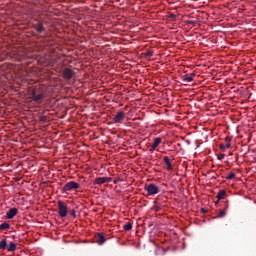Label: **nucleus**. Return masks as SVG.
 Returning a JSON list of instances; mask_svg holds the SVG:
<instances>
[{
	"label": "nucleus",
	"instance_id": "obj_17",
	"mask_svg": "<svg viewBox=\"0 0 256 256\" xmlns=\"http://www.w3.org/2000/svg\"><path fill=\"white\" fill-rule=\"evenodd\" d=\"M124 231H131L133 229V223L131 222H127L124 226H123Z\"/></svg>",
	"mask_w": 256,
	"mask_h": 256
},
{
	"label": "nucleus",
	"instance_id": "obj_20",
	"mask_svg": "<svg viewBox=\"0 0 256 256\" xmlns=\"http://www.w3.org/2000/svg\"><path fill=\"white\" fill-rule=\"evenodd\" d=\"M225 215H227V213H225V210H220L218 213V217H220V218L225 217Z\"/></svg>",
	"mask_w": 256,
	"mask_h": 256
},
{
	"label": "nucleus",
	"instance_id": "obj_10",
	"mask_svg": "<svg viewBox=\"0 0 256 256\" xmlns=\"http://www.w3.org/2000/svg\"><path fill=\"white\" fill-rule=\"evenodd\" d=\"M163 161H164V163L166 165V169L168 171H172L173 170V164L171 163V160H169V156H165L163 158Z\"/></svg>",
	"mask_w": 256,
	"mask_h": 256
},
{
	"label": "nucleus",
	"instance_id": "obj_23",
	"mask_svg": "<svg viewBox=\"0 0 256 256\" xmlns=\"http://www.w3.org/2000/svg\"><path fill=\"white\" fill-rule=\"evenodd\" d=\"M77 212L75 211V210H71L70 211V215L72 216V217H77V214H76Z\"/></svg>",
	"mask_w": 256,
	"mask_h": 256
},
{
	"label": "nucleus",
	"instance_id": "obj_32",
	"mask_svg": "<svg viewBox=\"0 0 256 256\" xmlns=\"http://www.w3.org/2000/svg\"><path fill=\"white\" fill-rule=\"evenodd\" d=\"M170 17H171V18H175V14H171Z\"/></svg>",
	"mask_w": 256,
	"mask_h": 256
},
{
	"label": "nucleus",
	"instance_id": "obj_8",
	"mask_svg": "<svg viewBox=\"0 0 256 256\" xmlns=\"http://www.w3.org/2000/svg\"><path fill=\"white\" fill-rule=\"evenodd\" d=\"M17 213H19V210L17 208H10L6 212V218L13 219V217H15L17 215Z\"/></svg>",
	"mask_w": 256,
	"mask_h": 256
},
{
	"label": "nucleus",
	"instance_id": "obj_7",
	"mask_svg": "<svg viewBox=\"0 0 256 256\" xmlns=\"http://www.w3.org/2000/svg\"><path fill=\"white\" fill-rule=\"evenodd\" d=\"M111 178L109 177H98L94 180V185H103L104 183H109Z\"/></svg>",
	"mask_w": 256,
	"mask_h": 256
},
{
	"label": "nucleus",
	"instance_id": "obj_21",
	"mask_svg": "<svg viewBox=\"0 0 256 256\" xmlns=\"http://www.w3.org/2000/svg\"><path fill=\"white\" fill-rule=\"evenodd\" d=\"M187 25H192L193 27H195V25H197V22L193 20H188Z\"/></svg>",
	"mask_w": 256,
	"mask_h": 256
},
{
	"label": "nucleus",
	"instance_id": "obj_22",
	"mask_svg": "<svg viewBox=\"0 0 256 256\" xmlns=\"http://www.w3.org/2000/svg\"><path fill=\"white\" fill-rule=\"evenodd\" d=\"M217 157L220 161H223V159H225V154H218Z\"/></svg>",
	"mask_w": 256,
	"mask_h": 256
},
{
	"label": "nucleus",
	"instance_id": "obj_9",
	"mask_svg": "<svg viewBox=\"0 0 256 256\" xmlns=\"http://www.w3.org/2000/svg\"><path fill=\"white\" fill-rule=\"evenodd\" d=\"M95 239H96V243H98V245H103V243H105L107 241V239L105 238L103 233H98L95 236Z\"/></svg>",
	"mask_w": 256,
	"mask_h": 256
},
{
	"label": "nucleus",
	"instance_id": "obj_19",
	"mask_svg": "<svg viewBox=\"0 0 256 256\" xmlns=\"http://www.w3.org/2000/svg\"><path fill=\"white\" fill-rule=\"evenodd\" d=\"M226 179H227L228 181H231V179H235V173L230 172V173L226 176Z\"/></svg>",
	"mask_w": 256,
	"mask_h": 256
},
{
	"label": "nucleus",
	"instance_id": "obj_4",
	"mask_svg": "<svg viewBox=\"0 0 256 256\" xmlns=\"http://www.w3.org/2000/svg\"><path fill=\"white\" fill-rule=\"evenodd\" d=\"M145 191H147L148 195H157L161 190L155 184L151 183L145 186Z\"/></svg>",
	"mask_w": 256,
	"mask_h": 256
},
{
	"label": "nucleus",
	"instance_id": "obj_29",
	"mask_svg": "<svg viewBox=\"0 0 256 256\" xmlns=\"http://www.w3.org/2000/svg\"><path fill=\"white\" fill-rule=\"evenodd\" d=\"M41 121H47V116H42Z\"/></svg>",
	"mask_w": 256,
	"mask_h": 256
},
{
	"label": "nucleus",
	"instance_id": "obj_16",
	"mask_svg": "<svg viewBox=\"0 0 256 256\" xmlns=\"http://www.w3.org/2000/svg\"><path fill=\"white\" fill-rule=\"evenodd\" d=\"M182 80L184 81V83H191L193 82V77L186 74L182 76Z\"/></svg>",
	"mask_w": 256,
	"mask_h": 256
},
{
	"label": "nucleus",
	"instance_id": "obj_30",
	"mask_svg": "<svg viewBox=\"0 0 256 256\" xmlns=\"http://www.w3.org/2000/svg\"><path fill=\"white\" fill-rule=\"evenodd\" d=\"M154 209H155L156 211H161V207H159V206H155Z\"/></svg>",
	"mask_w": 256,
	"mask_h": 256
},
{
	"label": "nucleus",
	"instance_id": "obj_24",
	"mask_svg": "<svg viewBox=\"0 0 256 256\" xmlns=\"http://www.w3.org/2000/svg\"><path fill=\"white\" fill-rule=\"evenodd\" d=\"M146 57H153V51H148L146 53Z\"/></svg>",
	"mask_w": 256,
	"mask_h": 256
},
{
	"label": "nucleus",
	"instance_id": "obj_13",
	"mask_svg": "<svg viewBox=\"0 0 256 256\" xmlns=\"http://www.w3.org/2000/svg\"><path fill=\"white\" fill-rule=\"evenodd\" d=\"M35 29L37 33H43L45 31V26L42 24V22H39L36 26Z\"/></svg>",
	"mask_w": 256,
	"mask_h": 256
},
{
	"label": "nucleus",
	"instance_id": "obj_1",
	"mask_svg": "<svg viewBox=\"0 0 256 256\" xmlns=\"http://www.w3.org/2000/svg\"><path fill=\"white\" fill-rule=\"evenodd\" d=\"M30 99L31 101H34V103H41V101H43V99H45V94L39 90H37V88H33L32 90H30Z\"/></svg>",
	"mask_w": 256,
	"mask_h": 256
},
{
	"label": "nucleus",
	"instance_id": "obj_27",
	"mask_svg": "<svg viewBox=\"0 0 256 256\" xmlns=\"http://www.w3.org/2000/svg\"><path fill=\"white\" fill-rule=\"evenodd\" d=\"M225 142H226V143H231V137L227 136V137L225 138Z\"/></svg>",
	"mask_w": 256,
	"mask_h": 256
},
{
	"label": "nucleus",
	"instance_id": "obj_12",
	"mask_svg": "<svg viewBox=\"0 0 256 256\" xmlns=\"http://www.w3.org/2000/svg\"><path fill=\"white\" fill-rule=\"evenodd\" d=\"M227 196V192L225 190H220L217 193V199L218 201H221V199H225V197Z\"/></svg>",
	"mask_w": 256,
	"mask_h": 256
},
{
	"label": "nucleus",
	"instance_id": "obj_6",
	"mask_svg": "<svg viewBox=\"0 0 256 256\" xmlns=\"http://www.w3.org/2000/svg\"><path fill=\"white\" fill-rule=\"evenodd\" d=\"M114 123H123L125 121V112L120 111L118 112L114 118H113Z\"/></svg>",
	"mask_w": 256,
	"mask_h": 256
},
{
	"label": "nucleus",
	"instance_id": "obj_33",
	"mask_svg": "<svg viewBox=\"0 0 256 256\" xmlns=\"http://www.w3.org/2000/svg\"><path fill=\"white\" fill-rule=\"evenodd\" d=\"M227 204H226V209L229 207V202H226Z\"/></svg>",
	"mask_w": 256,
	"mask_h": 256
},
{
	"label": "nucleus",
	"instance_id": "obj_28",
	"mask_svg": "<svg viewBox=\"0 0 256 256\" xmlns=\"http://www.w3.org/2000/svg\"><path fill=\"white\" fill-rule=\"evenodd\" d=\"M220 149H221L222 151H225V149H226L225 145L221 144V145H220Z\"/></svg>",
	"mask_w": 256,
	"mask_h": 256
},
{
	"label": "nucleus",
	"instance_id": "obj_18",
	"mask_svg": "<svg viewBox=\"0 0 256 256\" xmlns=\"http://www.w3.org/2000/svg\"><path fill=\"white\" fill-rule=\"evenodd\" d=\"M161 141H162V139L159 137L154 138V142L152 145L157 149L159 147V145H161Z\"/></svg>",
	"mask_w": 256,
	"mask_h": 256
},
{
	"label": "nucleus",
	"instance_id": "obj_11",
	"mask_svg": "<svg viewBox=\"0 0 256 256\" xmlns=\"http://www.w3.org/2000/svg\"><path fill=\"white\" fill-rule=\"evenodd\" d=\"M6 249L9 253H14V251H17V244H15V242H10L7 244Z\"/></svg>",
	"mask_w": 256,
	"mask_h": 256
},
{
	"label": "nucleus",
	"instance_id": "obj_2",
	"mask_svg": "<svg viewBox=\"0 0 256 256\" xmlns=\"http://www.w3.org/2000/svg\"><path fill=\"white\" fill-rule=\"evenodd\" d=\"M67 213H68L67 204H65V202L59 200L58 201V214H59V217H61L63 219L65 217H67Z\"/></svg>",
	"mask_w": 256,
	"mask_h": 256
},
{
	"label": "nucleus",
	"instance_id": "obj_5",
	"mask_svg": "<svg viewBox=\"0 0 256 256\" xmlns=\"http://www.w3.org/2000/svg\"><path fill=\"white\" fill-rule=\"evenodd\" d=\"M62 77L63 79H66V81H71L75 77V71L71 68H65L62 71Z\"/></svg>",
	"mask_w": 256,
	"mask_h": 256
},
{
	"label": "nucleus",
	"instance_id": "obj_14",
	"mask_svg": "<svg viewBox=\"0 0 256 256\" xmlns=\"http://www.w3.org/2000/svg\"><path fill=\"white\" fill-rule=\"evenodd\" d=\"M11 229V225L7 222L0 224V231H7Z\"/></svg>",
	"mask_w": 256,
	"mask_h": 256
},
{
	"label": "nucleus",
	"instance_id": "obj_25",
	"mask_svg": "<svg viewBox=\"0 0 256 256\" xmlns=\"http://www.w3.org/2000/svg\"><path fill=\"white\" fill-rule=\"evenodd\" d=\"M155 149H157L154 145H151L149 151L150 153H153V151H155Z\"/></svg>",
	"mask_w": 256,
	"mask_h": 256
},
{
	"label": "nucleus",
	"instance_id": "obj_31",
	"mask_svg": "<svg viewBox=\"0 0 256 256\" xmlns=\"http://www.w3.org/2000/svg\"><path fill=\"white\" fill-rule=\"evenodd\" d=\"M201 212L202 213H207V210H205V208H201Z\"/></svg>",
	"mask_w": 256,
	"mask_h": 256
},
{
	"label": "nucleus",
	"instance_id": "obj_3",
	"mask_svg": "<svg viewBox=\"0 0 256 256\" xmlns=\"http://www.w3.org/2000/svg\"><path fill=\"white\" fill-rule=\"evenodd\" d=\"M80 187L81 186L79 185V183L75 181H70L63 186L62 191H64V193H67V191H73L74 189H79Z\"/></svg>",
	"mask_w": 256,
	"mask_h": 256
},
{
	"label": "nucleus",
	"instance_id": "obj_26",
	"mask_svg": "<svg viewBox=\"0 0 256 256\" xmlns=\"http://www.w3.org/2000/svg\"><path fill=\"white\" fill-rule=\"evenodd\" d=\"M224 147H226V149H231V142H227Z\"/></svg>",
	"mask_w": 256,
	"mask_h": 256
},
{
	"label": "nucleus",
	"instance_id": "obj_15",
	"mask_svg": "<svg viewBox=\"0 0 256 256\" xmlns=\"http://www.w3.org/2000/svg\"><path fill=\"white\" fill-rule=\"evenodd\" d=\"M7 244H8L7 239H2L0 241V250L5 251V249H7Z\"/></svg>",
	"mask_w": 256,
	"mask_h": 256
}]
</instances>
